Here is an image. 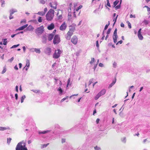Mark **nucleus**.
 <instances>
[{"label": "nucleus", "instance_id": "nucleus-48", "mask_svg": "<svg viewBox=\"0 0 150 150\" xmlns=\"http://www.w3.org/2000/svg\"><path fill=\"white\" fill-rule=\"evenodd\" d=\"M16 12V11H14L13 10H12L11 11V12L10 14H11V15H12L14 13Z\"/></svg>", "mask_w": 150, "mask_h": 150}, {"label": "nucleus", "instance_id": "nucleus-42", "mask_svg": "<svg viewBox=\"0 0 150 150\" xmlns=\"http://www.w3.org/2000/svg\"><path fill=\"white\" fill-rule=\"evenodd\" d=\"M111 31V29L110 28H109L108 30V31H107V35H108L109 34L110 32V31Z\"/></svg>", "mask_w": 150, "mask_h": 150}, {"label": "nucleus", "instance_id": "nucleus-9", "mask_svg": "<svg viewBox=\"0 0 150 150\" xmlns=\"http://www.w3.org/2000/svg\"><path fill=\"white\" fill-rule=\"evenodd\" d=\"M117 28L115 29V30L114 32L113 35V41L114 43H116L117 42V39L118 37L117 34Z\"/></svg>", "mask_w": 150, "mask_h": 150}, {"label": "nucleus", "instance_id": "nucleus-44", "mask_svg": "<svg viewBox=\"0 0 150 150\" xmlns=\"http://www.w3.org/2000/svg\"><path fill=\"white\" fill-rule=\"evenodd\" d=\"M94 149L96 150H99L100 149V147H98L97 146L95 147Z\"/></svg>", "mask_w": 150, "mask_h": 150}, {"label": "nucleus", "instance_id": "nucleus-21", "mask_svg": "<svg viewBox=\"0 0 150 150\" xmlns=\"http://www.w3.org/2000/svg\"><path fill=\"white\" fill-rule=\"evenodd\" d=\"M50 132V131H49V130H46V131H43L42 132H38V133L39 134H45L46 133L49 132Z\"/></svg>", "mask_w": 150, "mask_h": 150}, {"label": "nucleus", "instance_id": "nucleus-18", "mask_svg": "<svg viewBox=\"0 0 150 150\" xmlns=\"http://www.w3.org/2000/svg\"><path fill=\"white\" fill-rule=\"evenodd\" d=\"M26 66L27 67L25 69V70L26 71H27L29 67L30 66V61L29 60H27L26 61Z\"/></svg>", "mask_w": 150, "mask_h": 150}, {"label": "nucleus", "instance_id": "nucleus-22", "mask_svg": "<svg viewBox=\"0 0 150 150\" xmlns=\"http://www.w3.org/2000/svg\"><path fill=\"white\" fill-rule=\"evenodd\" d=\"M9 127H0V131H4L6 129H9Z\"/></svg>", "mask_w": 150, "mask_h": 150}, {"label": "nucleus", "instance_id": "nucleus-57", "mask_svg": "<svg viewBox=\"0 0 150 150\" xmlns=\"http://www.w3.org/2000/svg\"><path fill=\"white\" fill-rule=\"evenodd\" d=\"M93 80H91L89 82V85H90L92 82Z\"/></svg>", "mask_w": 150, "mask_h": 150}, {"label": "nucleus", "instance_id": "nucleus-25", "mask_svg": "<svg viewBox=\"0 0 150 150\" xmlns=\"http://www.w3.org/2000/svg\"><path fill=\"white\" fill-rule=\"evenodd\" d=\"M49 144V143H47V144H42L41 145V148L42 149L46 147Z\"/></svg>", "mask_w": 150, "mask_h": 150}, {"label": "nucleus", "instance_id": "nucleus-54", "mask_svg": "<svg viewBox=\"0 0 150 150\" xmlns=\"http://www.w3.org/2000/svg\"><path fill=\"white\" fill-rule=\"evenodd\" d=\"M16 90L17 92H18V86H16Z\"/></svg>", "mask_w": 150, "mask_h": 150}, {"label": "nucleus", "instance_id": "nucleus-15", "mask_svg": "<svg viewBox=\"0 0 150 150\" xmlns=\"http://www.w3.org/2000/svg\"><path fill=\"white\" fill-rule=\"evenodd\" d=\"M28 26V24H26V25H23L19 28H18V29H17L16 30H22L27 27Z\"/></svg>", "mask_w": 150, "mask_h": 150}, {"label": "nucleus", "instance_id": "nucleus-11", "mask_svg": "<svg viewBox=\"0 0 150 150\" xmlns=\"http://www.w3.org/2000/svg\"><path fill=\"white\" fill-rule=\"evenodd\" d=\"M67 25L65 22H64L59 27V29L61 30L64 31L65 30Z\"/></svg>", "mask_w": 150, "mask_h": 150}, {"label": "nucleus", "instance_id": "nucleus-47", "mask_svg": "<svg viewBox=\"0 0 150 150\" xmlns=\"http://www.w3.org/2000/svg\"><path fill=\"white\" fill-rule=\"evenodd\" d=\"M56 31V30H53V32L51 33V34H52V35H53L54 36V35H55V33Z\"/></svg>", "mask_w": 150, "mask_h": 150}, {"label": "nucleus", "instance_id": "nucleus-6", "mask_svg": "<svg viewBox=\"0 0 150 150\" xmlns=\"http://www.w3.org/2000/svg\"><path fill=\"white\" fill-rule=\"evenodd\" d=\"M60 42V39L59 35H56L54 38L53 43L54 45L58 44Z\"/></svg>", "mask_w": 150, "mask_h": 150}, {"label": "nucleus", "instance_id": "nucleus-23", "mask_svg": "<svg viewBox=\"0 0 150 150\" xmlns=\"http://www.w3.org/2000/svg\"><path fill=\"white\" fill-rule=\"evenodd\" d=\"M34 51L36 53H40L41 52V51H40V49L35 48L34 49Z\"/></svg>", "mask_w": 150, "mask_h": 150}, {"label": "nucleus", "instance_id": "nucleus-31", "mask_svg": "<svg viewBox=\"0 0 150 150\" xmlns=\"http://www.w3.org/2000/svg\"><path fill=\"white\" fill-rule=\"evenodd\" d=\"M12 140L11 138H9L7 139V143L8 144H9L11 142V141Z\"/></svg>", "mask_w": 150, "mask_h": 150}, {"label": "nucleus", "instance_id": "nucleus-60", "mask_svg": "<svg viewBox=\"0 0 150 150\" xmlns=\"http://www.w3.org/2000/svg\"><path fill=\"white\" fill-rule=\"evenodd\" d=\"M99 120H100L98 118L96 119V122L97 124H98L99 123Z\"/></svg>", "mask_w": 150, "mask_h": 150}, {"label": "nucleus", "instance_id": "nucleus-20", "mask_svg": "<svg viewBox=\"0 0 150 150\" xmlns=\"http://www.w3.org/2000/svg\"><path fill=\"white\" fill-rule=\"evenodd\" d=\"M34 28L31 25H29L27 28V29L28 31H31L33 30Z\"/></svg>", "mask_w": 150, "mask_h": 150}, {"label": "nucleus", "instance_id": "nucleus-46", "mask_svg": "<svg viewBox=\"0 0 150 150\" xmlns=\"http://www.w3.org/2000/svg\"><path fill=\"white\" fill-rule=\"evenodd\" d=\"M26 22V20L25 19H23L21 21V23H25Z\"/></svg>", "mask_w": 150, "mask_h": 150}, {"label": "nucleus", "instance_id": "nucleus-10", "mask_svg": "<svg viewBox=\"0 0 150 150\" xmlns=\"http://www.w3.org/2000/svg\"><path fill=\"white\" fill-rule=\"evenodd\" d=\"M57 11L58 12L57 14V16L58 19L61 20L62 18V11L60 9H58Z\"/></svg>", "mask_w": 150, "mask_h": 150}, {"label": "nucleus", "instance_id": "nucleus-32", "mask_svg": "<svg viewBox=\"0 0 150 150\" xmlns=\"http://www.w3.org/2000/svg\"><path fill=\"white\" fill-rule=\"evenodd\" d=\"M38 21L39 23H41L42 22V19L41 17L40 16L38 17Z\"/></svg>", "mask_w": 150, "mask_h": 150}, {"label": "nucleus", "instance_id": "nucleus-55", "mask_svg": "<svg viewBox=\"0 0 150 150\" xmlns=\"http://www.w3.org/2000/svg\"><path fill=\"white\" fill-rule=\"evenodd\" d=\"M18 34H19V33H18L17 34H13V35H11V37L12 38H13L14 37L15 35H16Z\"/></svg>", "mask_w": 150, "mask_h": 150}, {"label": "nucleus", "instance_id": "nucleus-41", "mask_svg": "<svg viewBox=\"0 0 150 150\" xmlns=\"http://www.w3.org/2000/svg\"><path fill=\"white\" fill-rule=\"evenodd\" d=\"M144 7L146 8H147V11L149 12L150 11V8L148 6H144Z\"/></svg>", "mask_w": 150, "mask_h": 150}, {"label": "nucleus", "instance_id": "nucleus-14", "mask_svg": "<svg viewBox=\"0 0 150 150\" xmlns=\"http://www.w3.org/2000/svg\"><path fill=\"white\" fill-rule=\"evenodd\" d=\"M45 52L47 55H50L51 53V49L49 47L47 48L46 49Z\"/></svg>", "mask_w": 150, "mask_h": 150}, {"label": "nucleus", "instance_id": "nucleus-2", "mask_svg": "<svg viewBox=\"0 0 150 150\" xmlns=\"http://www.w3.org/2000/svg\"><path fill=\"white\" fill-rule=\"evenodd\" d=\"M16 150H28V149L26 146L25 144L21 142L18 143L16 147Z\"/></svg>", "mask_w": 150, "mask_h": 150}, {"label": "nucleus", "instance_id": "nucleus-7", "mask_svg": "<svg viewBox=\"0 0 150 150\" xmlns=\"http://www.w3.org/2000/svg\"><path fill=\"white\" fill-rule=\"evenodd\" d=\"M78 40V38L76 35L73 36L71 39V42L74 45L77 44Z\"/></svg>", "mask_w": 150, "mask_h": 150}, {"label": "nucleus", "instance_id": "nucleus-50", "mask_svg": "<svg viewBox=\"0 0 150 150\" xmlns=\"http://www.w3.org/2000/svg\"><path fill=\"white\" fill-rule=\"evenodd\" d=\"M122 43V40H121L119 41H118L116 45H117L119 43L120 44H121Z\"/></svg>", "mask_w": 150, "mask_h": 150}, {"label": "nucleus", "instance_id": "nucleus-12", "mask_svg": "<svg viewBox=\"0 0 150 150\" xmlns=\"http://www.w3.org/2000/svg\"><path fill=\"white\" fill-rule=\"evenodd\" d=\"M141 28H140L137 33L138 36L140 40H142L143 39V37L141 34Z\"/></svg>", "mask_w": 150, "mask_h": 150}, {"label": "nucleus", "instance_id": "nucleus-64", "mask_svg": "<svg viewBox=\"0 0 150 150\" xmlns=\"http://www.w3.org/2000/svg\"><path fill=\"white\" fill-rule=\"evenodd\" d=\"M66 99V98H63L62 99V100H61V101L62 102L63 101H64V100H65Z\"/></svg>", "mask_w": 150, "mask_h": 150}, {"label": "nucleus", "instance_id": "nucleus-3", "mask_svg": "<svg viewBox=\"0 0 150 150\" xmlns=\"http://www.w3.org/2000/svg\"><path fill=\"white\" fill-rule=\"evenodd\" d=\"M75 30V28L74 27H71L69 28V30L67 33V35L65 36V38L67 40H70L71 37L73 35V33Z\"/></svg>", "mask_w": 150, "mask_h": 150}, {"label": "nucleus", "instance_id": "nucleus-52", "mask_svg": "<svg viewBox=\"0 0 150 150\" xmlns=\"http://www.w3.org/2000/svg\"><path fill=\"white\" fill-rule=\"evenodd\" d=\"M96 46L98 47H99L98 42V40L96 41Z\"/></svg>", "mask_w": 150, "mask_h": 150}, {"label": "nucleus", "instance_id": "nucleus-62", "mask_svg": "<svg viewBox=\"0 0 150 150\" xmlns=\"http://www.w3.org/2000/svg\"><path fill=\"white\" fill-rule=\"evenodd\" d=\"M14 69H15L16 70H17L18 69V67H17V66L16 65L15 67H14Z\"/></svg>", "mask_w": 150, "mask_h": 150}, {"label": "nucleus", "instance_id": "nucleus-43", "mask_svg": "<svg viewBox=\"0 0 150 150\" xmlns=\"http://www.w3.org/2000/svg\"><path fill=\"white\" fill-rule=\"evenodd\" d=\"M107 5L108 6H109V7H110V4L109 0H107Z\"/></svg>", "mask_w": 150, "mask_h": 150}, {"label": "nucleus", "instance_id": "nucleus-29", "mask_svg": "<svg viewBox=\"0 0 150 150\" xmlns=\"http://www.w3.org/2000/svg\"><path fill=\"white\" fill-rule=\"evenodd\" d=\"M119 1H115L113 3V6L114 7H115V6L118 4Z\"/></svg>", "mask_w": 150, "mask_h": 150}, {"label": "nucleus", "instance_id": "nucleus-58", "mask_svg": "<svg viewBox=\"0 0 150 150\" xmlns=\"http://www.w3.org/2000/svg\"><path fill=\"white\" fill-rule=\"evenodd\" d=\"M13 59H14L13 57H12L9 60V61L11 62L13 60Z\"/></svg>", "mask_w": 150, "mask_h": 150}, {"label": "nucleus", "instance_id": "nucleus-53", "mask_svg": "<svg viewBox=\"0 0 150 150\" xmlns=\"http://www.w3.org/2000/svg\"><path fill=\"white\" fill-rule=\"evenodd\" d=\"M65 139H62V142L63 143L65 142Z\"/></svg>", "mask_w": 150, "mask_h": 150}, {"label": "nucleus", "instance_id": "nucleus-51", "mask_svg": "<svg viewBox=\"0 0 150 150\" xmlns=\"http://www.w3.org/2000/svg\"><path fill=\"white\" fill-rule=\"evenodd\" d=\"M47 11V8H45L44 9V11H43V12L45 13V14L46 13V12Z\"/></svg>", "mask_w": 150, "mask_h": 150}, {"label": "nucleus", "instance_id": "nucleus-30", "mask_svg": "<svg viewBox=\"0 0 150 150\" xmlns=\"http://www.w3.org/2000/svg\"><path fill=\"white\" fill-rule=\"evenodd\" d=\"M143 22L145 25H147L149 23V21L146 20H144L143 21Z\"/></svg>", "mask_w": 150, "mask_h": 150}, {"label": "nucleus", "instance_id": "nucleus-26", "mask_svg": "<svg viewBox=\"0 0 150 150\" xmlns=\"http://www.w3.org/2000/svg\"><path fill=\"white\" fill-rule=\"evenodd\" d=\"M39 2L42 4H44L45 3V1L44 0H39Z\"/></svg>", "mask_w": 150, "mask_h": 150}, {"label": "nucleus", "instance_id": "nucleus-38", "mask_svg": "<svg viewBox=\"0 0 150 150\" xmlns=\"http://www.w3.org/2000/svg\"><path fill=\"white\" fill-rule=\"evenodd\" d=\"M127 23H128V27H129V28H132V26H131V23H130V22L128 21H127Z\"/></svg>", "mask_w": 150, "mask_h": 150}, {"label": "nucleus", "instance_id": "nucleus-1", "mask_svg": "<svg viewBox=\"0 0 150 150\" xmlns=\"http://www.w3.org/2000/svg\"><path fill=\"white\" fill-rule=\"evenodd\" d=\"M54 13V11L53 10L50 9L46 15V20L48 21H52L53 18Z\"/></svg>", "mask_w": 150, "mask_h": 150}, {"label": "nucleus", "instance_id": "nucleus-39", "mask_svg": "<svg viewBox=\"0 0 150 150\" xmlns=\"http://www.w3.org/2000/svg\"><path fill=\"white\" fill-rule=\"evenodd\" d=\"M118 16V15H117V16H116V17L115 18H114L113 19V21H114V23L113 24V25H114L115 24L116 22V21L117 19Z\"/></svg>", "mask_w": 150, "mask_h": 150}, {"label": "nucleus", "instance_id": "nucleus-5", "mask_svg": "<svg viewBox=\"0 0 150 150\" xmlns=\"http://www.w3.org/2000/svg\"><path fill=\"white\" fill-rule=\"evenodd\" d=\"M62 51L59 49H57V50H55L53 55V58L55 59L58 58L60 57V54L62 53Z\"/></svg>", "mask_w": 150, "mask_h": 150}, {"label": "nucleus", "instance_id": "nucleus-56", "mask_svg": "<svg viewBox=\"0 0 150 150\" xmlns=\"http://www.w3.org/2000/svg\"><path fill=\"white\" fill-rule=\"evenodd\" d=\"M15 98L16 100H17L18 99V95L17 93H16L15 94Z\"/></svg>", "mask_w": 150, "mask_h": 150}, {"label": "nucleus", "instance_id": "nucleus-37", "mask_svg": "<svg viewBox=\"0 0 150 150\" xmlns=\"http://www.w3.org/2000/svg\"><path fill=\"white\" fill-rule=\"evenodd\" d=\"M70 79L69 78L68 79V81H67V87L70 84Z\"/></svg>", "mask_w": 150, "mask_h": 150}, {"label": "nucleus", "instance_id": "nucleus-28", "mask_svg": "<svg viewBox=\"0 0 150 150\" xmlns=\"http://www.w3.org/2000/svg\"><path fill=\"white\" fill-rule=\"evenodd\" d=\"M100 96V95L98 93L95 97V99L96 100H97Z\"/></svg>", "mask_w": 150, "mask_h": 150}, {"label": "nucleus", "instance_id": "nucleus-45", "mask_svg": "<svg viewBox=\"0 0 150 150\" xmlns=\"http://www.w3.org/2000/svg\"><path fill=\"white\" fill-rule=\"evenodd\" d=\"M58 91H59L61 93H62V88L61 87H59L58 89Z\"/></svg>", "mask_w": 150, "mask_h": 150}, {"label": "nucleus", "instance_id": "nucleus-17", "mask_svg": "<svg viewBox=\"0 0 150 150\" xmlns=\"http://www.w3.org/2000/svg\"><path fill=\"white\" fill-rule=\"evenodd\" d=\"M54 35L51 33L50 34L47 36L48 39L49 41L51 40L54 37Z\"/></svg>", "mask_w": 150, "mask_h": 150}, {"label": "nucleus", "instance_id": "nucleus-16", "mask_svg": "<svg viewBox=\"0 0 150 150\" xmlns=\"http://www.w3.org/2000/svg\"><path fill=\"white\" fill-rule=\"evenodd\" d=\"M106 92V90L105 89H103L98 93L100 96L104 95Z\"/></svg>", "mask_w": 150, "mask_h": 150}, {"label": "nucleus", "instance_id": "nucleus-40", "mask_svg": "<svg viewBox=\"0 0 150 150\" xmlns=\"http://www.w3.org/2000/svg\"><path fill=\"white\" fill-rule=\"evenodd\" d=\"M120 7V5H118L117 6H116L115 7V10H117L118 9H119Z\"/></svg>", "mask_w": 150, "mask_h": 150}, {"label": "nucleus", "instance_id": "nucleus-59", "mask_svg": "<svg viewBox=\"0 0 150 150\" xmlns=\"http://www.w3.org/2000/svg\"><path fill=\"white\" fill-rule=\"evenodd\" d=\"M120 26L122 27H124V24L123 23H121L120 24Z\"/></svg>", "mask_w": 150, "mask_h": 150}, {"label": "nucleus", "instance_id": "nucleus-49", "mask_svg": "<svg viewBox=\"0 0 150 150\" xmlns=\"http://www.w3.org/2000/svg\"><path fill=\"white\" fill-rule=\"evenodd\" d=\"M135 15H132V14H131L130 15V18H135Z\"/></svg>", "mask_w": 150, "mask_h": 150}, {"label": "nucleus", "instance_id": "nucleus-34", "mask_svg": "<svg viewBox=\"0 0 150 150\" xmlns=\"http://www.w3.org/2000/svg\"><path fill=\"white\" fill-rule=\"evenodd\" d=\"M83 6L82 5L79 6L76 9V11H78L79 10L81 9Z\"/></svg>", "mask_w": 150, "mask_h": 150}, {"label": "nucleus", "instance_id": "nucleus-4", "mask_svg": "<svg viewBox=\"0 0 150 150\" xmlns=\"http://www.w3.org/2000/svg\"><path fill=\"white\" fill-rule=\"evenodd\" d=\"M44 31V27L43 25L38 28L35 30V32L38 35L42 34Z\"/></svg>", "mask_w": 150, "mask_h": 150}, {"label": "nucleus", "instance_id": "nucleus-27", "mask_svg": "<svg viewBox=\"0 0 150 150\" xmlns=\"http://www.w3.org/2000/svg\"><path fill=\"white\" fill-rule=\"evenodd\" d=\"M25 98V95L22 96L21 98V103H22L23 102Z\"/></svg>", "mask_w": 150, "mask_h": 150}, {"label": "nucleus", "instance_id": "nucleus-36", "mask_svg": "<svg viewBox=\"0 0 150 150\" xmlns=\"http://www.w3.org/2000/svg\"><path fill=\"white\" fill-rule=\"evenodd\" d=\"M19 45V44H18V45H13L12 47H11L10 48L12 49V48H15V47H18Z\"/></svg>", "mask_w": 150, "mask_h": 150}, {"label": "nucleus", "instance_id": "nucleus-61", "mask_svg": "<svg viewBox=\"0 0 150 150\" xmlns=\"http://www.w3.org/2000/svg\"><path fill=\"white\" fill-rule=\"evenodd\" d=\"M116 66V62H114V63H113V67H115Z\"/></svg>", "mask_w": 150, "mask_h": 150}, {"label": "nucleus", "instance_id": "nucleus-24", "mask_svg": "<svg viewBox=\"0 0 150 150\" xmlns=\"http://www.w3.org/2000/svg\"><path fill=\"white\" fill-rule=\"evenodd\" d=\"M38 14L40 15L43 16L45 15V13L43 11H39L38 12Z\"/></svg>", "mask_w": 150, "mask_h": 150}, {"label": "nucleus", "instance_id": "nucleus-63", "mask_svg": "<svg viewBox=\"0 0 150 150\" xmlns=\"http://www.w3.org/2000/svg\"><path fill=\"white\" fill-rule=\"evenodd\" d=\"M99 66L100 67H103V64L101 63H99Z\"/></svg>", "mask_w": 150, "mask_h": 150}, {"label": "nucleus", "instance_id": "nucleus-33", "mask_svg": "<svg viewBox=\"0 0 150 150\" xmlns=\"http://www.w3.org/2000/svg\"><path fill=\"white\" fill-rule=\"evenodd\" d=\"M95 61V59L94 58H91V61L90 62V63L91 64H93Z\"/></svg>", "mask_w": 150, "mask_h": 150}, {"label": "nucleus", "instance_id": "nucleus-8", "mask_svg": "<svg viewBox=\"0 0 150 150\" xmlns=\"http://www.w3.org/2000/svg\"><path fill=\"white\" fill-rule=\"evenodd\" d=\"M49 5L51 8L55 9L57 8V3L56 1H52L49 3Z\"/></svg>", "mask_w": 150, "mask_h": 150}, {"label": "nucleus", "instance_id": "nucleus-35", "mask_svg": "<svg viewBox=\"0 0 150 150\" xmlns=\"http://www.w3.org/2000/svg\"><path fill=\"white\" fill-rule=\"evenodd\" d=\"M109 25H110V22L109 21L108 24H106L105 25V28H104L105 30H106L107 29Z\"/></svg>", "mask_w": 150, "mask_h": 150}, {"label": "nucleus", "instance_id": "nucleus-13", "mask_svg": "<svg viewBox=\"0 0 150 150\" xmlns=\"http://www.w3.org/2000/svg\"><path fill=\"white\" fill-rule=\"evenodd\" d=\"M54 24L52 23L48 26L47 29L49 30H51L54 28Z\"/></svg>", "mask_w": 150, "mask_h": 150}, {"label": "nucleus", "instance_id": "nucleus-19", "mask_svg": "<svg viewBox=\"0 0 150 150\" xmlns=\"http://www.w3.org/2000/svg\"><path fill=\"white\" fill-rule=\"evenodd\" d=\"M116 78H115V79L114 81H113V82L109 85L108 88H109L111 87L116 82Z\"/></svg>", "mask_w": 150, "mask_h": 150}]
</instances>
